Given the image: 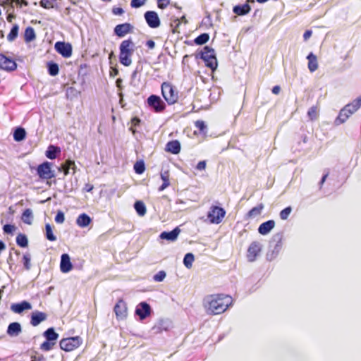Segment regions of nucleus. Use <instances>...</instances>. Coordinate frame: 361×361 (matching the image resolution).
Returning a JSON list of instances; mask_svg holds the SVG:
<instances>
[{
    "mask_svg": "<svg viewBox=\"0 0 361 361\" xmlns=\"http://www.w3.org/2000/svg\"><path fill=\"white\" fill-rule=\"evenodd\" d=\"M124 13V11L121 7H114L112 8V13L116 16H121L123 15Z\"/></svg>",
    "mask_w": 361,
    "mask_h": 361,
    "instance_id": "55",
    "label": "nucleus"
},
{
    "mask_svg": "<svg viewBox=\"0 0 361 361\" xmlns=\"http://www.w3.org/2000/svg\"><path fill=\"white\" fill-rule=\"evenodd\" d=\"M134 208L137 214L140 216H145L147 212L145 204L142 201L135 202L134 204Z\"/></svg>",
    "mask_w": 361,
    "mask_h": 361,
    "instance_id": "33",
    "label": "nucleus"
},
{
    "mask_svg": "<svg viewBox=\"0 0 361 361\" xmlns=\"http://www.w3.org/2000/svg\"><path fill=\"white\" fill-rule=\"evenodd\" d=\"M329 176V172H326L322 178L320 182H319V188L321 189L322 188L323 184L326 181L327 177Z\"/></svg>",
    "mask_w": 361,
    "mask_h": 361,
    "instance_id": "59",
    "label": "nucleus"
},
{
    "mask_svg": "<svg viewBox=\"0 0 361 361\" xmlns=\"http://www.w3.org/2000/svg\"><path fill=\"white\" fill-rule=\"evenodd\" d=\"M14 16L12 15V14H9L8 16H7V20L8 22H11L13 18H14Z\"/></svg>",
    "mask_w": 361,
    "mask_h": 361,
    "instance_id": "64",
    "label": "nucleus"
},
{
    "mask_svg": "<svg viewBox=\"0 0 361 361\" xmlns=\"http://www.w3.org/2000/svg\"><path fill=\"white\" fill-rule=\"evenodd\" d=\"M262 251V246L259 242L253 241L248 247L247 252V260L252 262L256 260L257 256Z\"/></svg>",
    "mask_w": 361,
    "mask_h": 361,
    "instance_id": "11",
    "label": "nucleus"
},
{
    "mask_svg": "<svg viewBox=\"0 0 361 361\" xmlns=\"http://www.w3.org/2000/svg\"><path fill=\"white\" fill-rule=\"evenodd\" d=\"M43 335L46 340L51 342L53 341L54 343H56L59 338V334L55 331L54 328H49L44 332Z\"/></svg>",
    "mask_w": 361,
    "mask_h": 361,
    "instance_id": "31",
    "label": "nucleus"
},
{
    "mask_svg": "<svg viewBox=\"0 0 361 361\" xmlns=\"http://www.w3.org/2000/svg\"><path fill=\"white\" fill-rule=\"evenodd\" d=\"M31 361H46L45 357L37 352H35L30 357Z\"/></svg>",
    "mask_w": 361,
    "mask_h": 361,
    "instance_id": "49",
    "label": "nucleus"
},
{
    "mask_svg": "<svg viewBox=\"0 0 361 361\" xmlns=\"http://www.w3.org/2000/svg\"><path fill=\"white\" fill-rule=\"evenodd\" d=\"M144 17L148 26L151 28H157L161 24L159 16L155 11H148L145 13Z\"/></svg>",
    "mask_w": 361,
    "mask_h": 361,
    "instance_id": "14",
    "label": "nucleus"
},
{
    "mask_svg": "<svg viewBox=\"0 0 361 361\" xmlns=\"http://www.w3.org/2000/svg\"><path fill=\"white\" fill-rule=\"evenodd\" d=\"M161 94L169 105H173L178 101V91L170 82H164L161 85Z\"/></svg>",
    "mask_w": 361,
    "mask_h": 361,
    "instance_id": "4",
    "label": "nucleus"
},
{
    "mask_svg": "<svg viewBox=\"0 0 361 361\" xmlns=\"http://www.w3.org/2000/svg\"><path fill=\"white\" fill-rule=\"evenodd\" d=\"M33 215L30 209H26L22 214V220L25 224L30 225L32 222Z\"/></svg>",
    "mask_w": 361,
    "mask_h": 361,
    "instance_id": "34",
    "label": "nucleus"
},
{
    "mask_svg": "<svg viewBox=\"0 0 361 361\" xmlns=\"http://www.w3.org/2000/svg\"><path fill=\"white\" fill-rule=\"evenodd\" d=\"M166 276V272L164 271L161 270V271H159V272H157L154 276L153 279L155 281L161 282V281H164Z\"/></svg>",
    "mask_w": 361,
    "mask_h": 361,
    "instance_id": "47",
    "label": "nucleus"
},
{
    "mask_svg": "<svg viewBox=\"0 0 361 361\" xmlns=\"http://www.w3.org/2000/svg\"><path fill=\"white\" fill-rule=\"evenodd\" d=\"M82 338L79 336H73L62 338L59 342L61 350L66 352H71L78 348L82 344Z\"/></svg>",
    "mask_w": 361,
    "mask_h": 361,
    "instance_id": "6",
    "label": "nucleus"
},
{
    "mask_svg": "<svg viewBox=\"0 0 361 361\" xmlns=\"http://www.w3.org/2000/svg\"><path fill=\"white\" fill-rule=\"evenodd\" d=\"M56 51L64 58H69L73 53L72 46L65 42H56L54 45Z\"/></svg>",
    "mask_w": 361,
    "mask_h": 361,
    "instance_id": "12",
    "label": "nucleus"
},
{
    "mask_svg": "<svg viewBox=\"0 0 361 361\" xmlns=\"http://www.w3.org/2000/svg\"><path fill=\"white\" fill-rule=\"evenodd\" d=\"M207 166V162L206 161H200L197 163L196 166V169L199 171H202L206 169Z\"/></svg>",
    "mask_w": 361,
    "mask_h": 361,
    "instance_id": "56",
    "label": "nucleus"
},
{
    "mask_svg": "<svg viewBox=\"0 0 361 361\" xmlns=\"http://www.w3.org/2000/svg\"><path fill=\"white\" fill-rule=\"evenodd\" d=\"M194 259L195 257L192 253H187L184 257L183 264L187 268L190 269L192 267Z\"/></svg>",
    "mask_w": 361,
    "mask_h": 361,
    "instance_id": "43",
    "label": "nucleus"
},
{
    "mask_svg": "<svg viewBox=\"0 0 361 361\" xmlns=\"http://www.w3.org/2000/svg\"><path fill=\"white\" fill-rule=\"evenodd\" d=\"M147 0H131L130 6L132 8H140L143 6Z\"/></svg>",
    "mask_w": 361,
    "mask_h": 361,
    "instance_id": "51",
    "label": "nucleus"
},
{
    "mask_svg": "<svg viewBox=\"0 0 361 361\" xmlns=\"http://www.w3.org/2000/svg\"><path fill=\"white\" fill-rule=\"evenodd\" d=\"M55 0H40V6L46 9L52 8L54 7V1Z\"/></svg>",
    "mask_w": 361,
    "mask_h": 361,
    "instance_id": "46",
    "label": "nucleus"
},
{
    "mask_svg": "<svg viewBox=\"0 0 361 361\" xmlns=\"http://www.w3.org/2000/svg\"><path fill=\"white\" fill-rule=\"evenodd\" d=\"M209 39V35L207 33H202L197 36L194 42L197 45H202L205 43H207Z\"/></svg>",
    "mask_w": 361,
    "mask_h": 361,
    "instance_id": "39",
    "label": "nucleus"
},
{
    "mask_svg": "<svg viewBox=\"0 0 361 361\" xmlns=\"http://www.w3.org/2000/svg\"><path fill=\"white\" fill-rule=\"evenodd\" d=\"M308 60V68L310 72H314L318 68V62L316 55L313 53H310L307 56Z\"/></svg>",
    "mask_w": 361,
    "mask_h": 361,
    "instance_id": "28",
    "label": "nucleus"
},
{
    "mask_svg": "<svg viewBox=\"0 0 361 361\" xmlns=\"http://www.w3.org/2000/svg\"><path fill=\"white\" fill-rule=\"evenodd\" d=\"M145 44L149 49H153L155 47V42L152 39L147 40Z\"/></svg>",
    "mask_w": 361,
    "mask_h": 361,
    "instance_id": "57",
    "label": "nucleus"
},
{
    "mask_svg": "<svg viewBox=\"0 0 361 361\" xmlns=\"http://www.w3.org/2000/svg\"><path fill=\"white\" fill-rule=\"evenodd\" d=\"M280 91H281V87L279 85L274 86L271 90L272 93L274 94H279L280 93Z\"/></svg>",
    "mask_w": 361,
    "mask_h": 361,
    "instance_id": "61",
    "label": "nucleus"
},
{
    "mask_svg": "<svg viewBox=\"0 0 361 361\" xmlns=\"http://www.w3.org/2000/svg\"><path fill=\"white\" fill-rule=\"evenodd\" d=\"M114 311L118 320H123L127 317L128 307L123 299H119L114 306Z\"/></svg>",
    "mask_w": 361,
    "mask_h": 361,
    "instance_id": "10",
    "label": "nucleus"
},
{
    "mask_svg": "<svg viewBox=\"0 0 361 361\" xmlns=\"http://www.w3.org/2000/svg\"><path fill=\"white\" fill-rule=\"evenodd\" d=\"M56 343L46 340L40 345V349L43 351H49L53 349Z\"/></svg>",
    "mask_w": 361,
    "mask_h": 361,
    "instance_id": "44",
    "label": "nucleus"
},
{
    "mask_svg": "<svg viewBox=\"0 0 361 361\" xmlns=\"http://www.w3.org/2000/svg\"><path fill=\"white\" fill-rule=\"evenodd\" d=\"M37 173L42 180H49L55 177L54 171L51 169V164L44 161L37 168Z\"/></svg>",
    "mask_w": 361,
    "mask_h": 361,
    "instance_id": "8",
    "label": "nucleus"
},
{
    "mask_svg": "<svg viewBox=\"0 0 361 361\" xmlns=\"http://www.w3.org/2000/svg\"><path fill=\"white\" fill-rule=\"evenodd\" d=\"M18 5L27 6L28 3L26 0H20V1L17 4Z\"/></svg>",
    "mask_w": 361,
    "mask_h": 361,
    "instance_id": "62",
    "label": "nucleus"
},
{
    "mask_svg": "<svg viewBox=\"0 0 361 361\" xmlns=\"http://www.w3.org/2000/svg\"><path fill=\"white\" fill-rule=\"evenodd\" d=\"M46 238L49 241H55L56 237L54 235L52 228L49 224L45 225Z\"/></svg>",
    "mask_w": 361,
    "mask_h": 361,
    "instance_id": "41",
    "label": "nucleus"
},
{
    "mask_svg": "<svg viewBox=\"0 0 361 361\" xmlns=\"http://www.w3.org/2000/svg\"><path fill=\"white\" fill-rule=\"evenodd\" d=\"M312 32L311 30H306L303 34L305 40H307L312 36Z\"/></svg>",
    "mask_w": 361,
    "mask_h": 361,
    "instance_id": "60",
    "label": "nucleus"
},
{
    "mask_svg": "<svg viewBox=\"0 0 361 361\" xmlns=\"http://www.w3.org/2000/svg\"><path fill=\"white\" fill-rule=\"evenodd\" d=\"M180 230L178 227L175 228L173 230L169 232L164 231L162 232L159 237L161 239H165L169 241H174L177 239Z\"/></svg>",
    "mask_w": 361,
    "mask_h": 361,
    "instance_id": "23",
    "label": "nucleus"
},
{
    "mask_svg": "<svg viewBox=\"0 0 361 361\" xmlns=\"http://www.w3.org/2000/svg\"><path fill=\"white\" fill-rule=\"evenodd\" d=\"M200 57L204 61L207 67L210 68L212 71L216 69L218 66L217 59L215 51L212 48L205 46L201 51Z\"/></svg>",
    "mask_w": 361,
    "mask_h": 361,
    "instance_id": "7",
    "label": "nucleus"
},
{
    "mask_svg": "<svg viewBox=\"0 0 361 361\" xmlns=\"http://www.w3.org/2000/svg\"><path fill=\"white\" fill-rule=\"evenodd\" d=\"M147 102L148 106L156 113L163 112L166 109L165 103L157 95H150L147 98Z\"/></svg>",
    "mask_w": 361,
    "mask_h": 361,
    "instance_id": "9",
    "label": "nucleus"
},
{
    "mask_svg": "<svg viewBox=\"0 0 361 361\" xmlns=\"http://www.w3.org/2000/svg\"><path fill=\"white\" fill-rule=\"evenodd\" d=\"M23 262L25 269L29 270L30 269V257L29 255H24L23 257Z\"/></svg>",
    "mask_w": 361,
    "mask_h": 361,
    "instance_id": "50",
    "label": "nucleus"
},
{
    "mask_svg": "<svg viewBox=\"0 0 361 361\" xmlns=\"http://www.w3.org/2000/svg\"><path fill=\"white\" fill-rule=\"evenodd\" d=\"M133 168H134V170L136 173H137V174L143 173L145 170V166L144 161L142 160L136 161L134 164Z\"/></svg>",
    "mask_w": 361,
    "mask_h": 361,
    "instance_id": "42",
    "label": "nucleus"
},
{
    "mask_svg": "<svg viewBox=\"0 0 361 361\" xmlns=\"http://www.w3.org/2000/svg\"><path fill=\"white\" fill-rule=\"evenodd\" d=\"M48 73L51 76H56L59 74V68L57 63L49 61L47 63Z\"/></svg>",
    "mask_w": 361,
    "mask_h": 361,
    "instance_id": "35",
    "label": "nucleus"
},
{
    "mask_svg": "<svg viewBox=\"0 0 361 361\" xmlns=\"http://www.w3.org/2000/svg\"><path fill=\"white\" fill-rule=\"evenodd\" d=\"M160 177L163 181V183L161 186H159V191H163L171 185L169 171H161L160 173Z\"/></svg>",
    "mask_w": 361,
    "mask_h": 361,
    "instance_id": "24",
    "label": "nucleus"
},
{
    "mask_svg": "<svg viewBox=\"0 0 361 361\" xmlns=\"http://www.w3.org/2000/svg\"><path fill=\"white\" fill-rule=\"evenodd\" d=\"M232 304V297L224 293L209 295L203 300V307L209 315L221 314L225 312Z\"/></svg>",
    "mask_w": 361,
    "mask_h": 361,
    "instance_id": "1",
    "label": "nucleus"
},
{
    "mask_svg": "<svg viewBox=\"0 0 361 361\" xmlns=\"http://www.w3.org/2000/svg\"><path fill=\"white\" fill-rule=\"evenodd\" d=\"M16 68L17 64L13 59H9L4 54H1V69L7 71H12L16 70Z\"/></svg>",
    "mask_w": 361,
    "mask_h": 361,
    "instance_id": "16",
    "label": "nucleus"
},
{
    "mask_svg": "<svg viewBox=\"0 0 361 361\" xmlns=\"http://www.w3.org/2000/svg\"><path fill=\"white\" fill-rule=\"evenodd\" d=\"M26 135V133L24 128H17L13 134V138L16 141H21L25 139Z\"/></svg>",
    "mask_w": 361,
    "mask_h": 361,
    "instance_id": "37",
    "label": "nucleus"
},
{
    "mask_svg": "<svg viewBox=\"0 0 361 361\" xmlns=\"http://www.w3.org/2000/svg\"><path fill=\"white\" fill-rule=\"evenodd\" d=\"M361 107V95L353 100L351 103L346 104L339 112L336 118L335 123L337 125L343 123L348 118L356 112Z\"/></svg>",
    "mask_w": 361,
    "mask_h": 361,
    "instance_id": "3",
    "label": "nucleus"
},
{
    "mask_svg": "<svg viewBox=\"0 0 361 361\" xmlns=\"http://www.w3.org/2000/svg\"><path fill=\"white\" fill-rule=\"evenodd\" d=\"M72 168L73 173H75V164L74 161L67 160L65 163L58 169L59 171H63L65 176L69 173V169Z\"/></svg>",
    "mask_w": 361,
    "mask_h": 361,
    "instance_id": "30",
    "label": "nucleus"
},
{
    "mask_svg": "<svg viewBox=\"0 0 361 361\" xmlns=\"http://www.w3.org/2000/svg\"><path fill=\"white\" fill-rule=\"evenodd\" d=\"M264 205L262 203H260L257 204L256 207H254L252 208L245 216V219H253L257 216H259L261 214L262 210L264 209Z\"/></svg>",
    "mask_w": 361,
    "mask_h": 361,
    "instance_id": "21",
    "label": "nucleus"
},
{
    "mask_svg": "<svg viewBox=\"0 0 361 361\" xmlns=\"http://www.w3.org/2000/svg\"><path fill=\"white\" fill-rule=\"evenodd\" d=\"M32 308L31 304L27 301H23L20 303H13L11 306V309L16 313H21L24 310H30Z\"/></svg>",
    "mask_w": 361,
    "mask_h": 361,
    "instance_id": "22",
    "label": "nucleus"
},
{
    "mask_svg": "<svg viewBox=\"0 0 361 361\" xmlns=\"http://www.w3.org/2000/svg\"><path fill=\"white\" fill-rule=\"evenodd\" d=\"M91 221V218L85 213L80 214L76 220L77 224L81 228L87 227Z\"/></svg>",
    "mask_w": 361,
    "mask_h": 361,
    "instance_id": "27",
    "label": "nucleus"
},
{
    "mask_svg": "<svg viewBox=\"0 0 361 361\" xmlns=\"http://www.w3.org/2000/svg\"><path fill=\"white\" fill-rule=\"evenodd\" d=\"M195 126L200 130V133H204L206 130V125L203 121L198 120L195 122Z\"/></svg>",
    "mask_w": 361,
    "mask_h": 361,
    "instance_id": "48",
    "label": "nucleus"
},
{
    "mask_svg": "<svg viewBox=\"0 0 361 361\" xmlns=\"http://www.w3.org/2000/svg\"><path fill=\"white\" fill-rule=\"evenodd\" d=\"M151 307L149 304L145 302H140L136 307L135 314L139 316L141 320L145 319L150 315Z\"/></svg>",
    "mask_w": 361,
    "mask_h": 361,
    "instance_id": "15",
    "label": "nucleus"
},
{
    "mask_svg": "<svg viewBox=\"0 0 361 361\" xmlns=\"http://www.w3.org/2000/svg\"><path fill=\"white\" fill-rule=\"evenodd\" d=\"M24 40L26 43H29L36 39V34L33 27L29 26L25 30L23 35Z\"/></svg>",
    "mask_w": 361,
    "mask_h": 361,
    "instance_id": "29",
    "label": "nucleus"
},
{
    "mask_svg": "<svg viewBox=\"0 0 361 361\" xmlns=\"http://www.w3.org/2000/svg\"><path fill=\"white\" fill-rule=\"evenodd\" d=\"M274 220H269L261 224L258 228V232L263 235L268 234L275 226Z\"/></svg>",
    "mask_w": 361,
    "mask_h": 361,
    "instance_id": "19",
    "label": "nucleus"
},
{
    "mask_svg": "<svg viewBox=\"0 0 361 361\" xmlns=\"http://www.w3.org/2000/svg\"><path fill=\"white\" fill-rule=\"evenodd\" d=\"M118 74V70L117 68H113L112 72H111V75L115 76Z\"/></svg>",
    "mask_w": 361,
    "mask_h": 361,
    "instance_id": "63",
    "label": "nucleus"
},
{
    "mask_svg": "<svg viewBox=\"0 0 361 361\" xmlns=\"http://www.w3.org/2000/svg\"><path fill=\"white\" fill-rule=\"evenodd\" d=\"M291 211H292L291 207H286L285 209H283V210L281 211V212L279 214L280 218L282 220H286L288 218L290 214L291 213Z\"/></svg>",
    "mask_w": 361,
    "mask_h": 361,
    "instance_id": "45",
    "label": "nucleus"
},
{
    "mask_svg": "<svg viewBox=\"0 0 361 361\" xmlns=\"http://www.w3.org/2000/svg\"><path fill=\"white\" fill-rule=\"evenodd\" d=\"M21 331L22 328L18 322L11 323L7 329V334L12 337L18 336Z\"/></svg>",
    "mask_w": 361,
    "mask_h": 361,
    "instance_id": "25",
    "label": "nucleus"
},
{
    "mask_svg": "<svg viewBox=\"0 0 361 361\" xmlns=\"http://www.w3.org/2000/svg\"><path fill=\"white\" fill-rule=\"evenodd\" d=\"M226 210L218 205H212L207 214L209 222L212 224H221L226 216Z\"/></svg>",
    "mask_w": 361,
    "mask_h": 361,
    "instance_id": "5",
    "label": "nucleus"
},
{
    "mask_svg": "<svg viewBox=\"0 0 361 361\" xmlns=\"http://www.w3.org/2000/svg\"><path fill=\"white\" fill-rule=\"evenodd\" d=\"M16 243L21 247H26L28 245L27 236L25 234L19 233L16 237Z\"/></svg>",
    "mask_w": 361,
    "mask_h": 361,
    "instance_id": "38",
    "label": "nucleus"
},
{
    "mask_svg": "<svg viewBox=\"0 0 361 361\" xmlns=\"http://www.w3.org/2000/svg\"><path fill=\"white\" fill-rule=\"evenodd\" d=\"M60 148L54 145H49L46 151V157L50 159H54L57 157V154L60 153Z\"/></svg>",
    "mask_w": 361,
    "mask_h": 361,
    "instance_id": "32",
    "label": "nucleus"
},
{
    "mask_svg": "<svg viewBox=\"0 0 361 361\" xmlns=\"http://www.w3.org/2000/svg\"><path fill=\"white\" fill-rule=\"evenodd\" d=\"M170 4V0H157V6L161 9L166 8Z\"/></svg>",
    "mask_w": 361,
    "mask_h": 361,
    "instance_id": "52",
    "label": "nucleus"
},
{
    "mask_svg": "<svg viewBox=\"0 0 361 361\" xmlns=\"http://www.w3.org/2000/svg\"><path fill=\"white\" fill-rule=\"evenodd\" d=\"M307 116L311 121H314L318 118V106H313L310 107L307 111Z\"/></svg>",
    "mask_w": 361,
    "mask_h": 361,
    "instance_id": "40",
    "label": "nucleus"
},
{
    "mask_svg": "<svg viewBox=\"0 0 361 361\" xmlns=\"http://www.w3.org/2000/svg\"><path fill=\"white\" fill-rule=\"evenodd\" d=\"M60 269L63 273H68L73 269V264L68 254L61 255Z\"/></svg>",
    "mask_w": 361,
    "mask_h": 361,
    "instance_id": "17",
    "label": "nucleus"
},
{
    "mask_svg": "<svg viewBox=\"0 0 361 361\" xmlns=\"http://www.w3.org/2000/svg\"><path fill=\"white\" fill-rule=\"evenodd\" d=\"M134 31V26L129 23L118 24L114 27V34L118 37H123Z\"/></svg>",
    "mask_w": 361,
    "mask_h": 361,
    "instance_id": "13",
    "label": "nucleus"
},
{
    "mask_svg": "<svg viewBox=\"0 0 361 361\" xmlns=\"http://www.w3.org/2000/svg\"><path fill=\"white\" fill-rule=\"evenodd\" d=\"M251 10V8L248 4L243 5L235 6L233 8V11L238 16H244L247 14Z\"/></svg>",
    "mask_w": 361,
    "mask_h": 361,
    "instance_id": "26",
    "label": "nucleus"
},
{
    "mask_svg": "<svg viewBox=\"0 0 361 361\" xmlns=\"http://www.w3.org/2000/svg\"><path fill=\"white\" fill-rule=\"evenodd\" d=\"M47 317V315L44 312H39V311L33 312L31 314L30 324L33 326H36L39 325L41 322L46 320Z\"/></svg>",
    "mask_w": 361,
    "mask_h": 361,
    "instance_id": "18",
    "label": "nucleus"
},
{
    "mask_svg": "<svg viewBox=\"0 0 361 361\" xmlns=\"http://www.w3.org/2000/svg\"><path fill=\"white\" fill-rule=\"evenodd\" d=\"M140 123V119L138 118L137 117H133L132 119H131V124L133 126H139Z\"/></svg>",
    "mask_w": 361,
    "mask_h": 361,
    "instance_id": "58",
    "label": "nucleus"
},
{
    "mask_svg": "<svg viewBox=\"0 0 361 361\" xmlns=\"http://www.w3.org/2000/svg\"><path fill=\"white\" fill-rule=\"evenodd\" d=\"M135 50V45L131 38L122 41L119 45V61L124 66L132 64V56Z\"/></svg>",
    "mask_w": 361,
    "mask_h": 361,
    "instance_id": "2",
    "label": "nucleus"
},
{
    "mask_svg": "<svg viewBox=\"0 0 361 361\" xmlns=\"http://www.w3.org/2000/svg\"><path fill=\"white\" fill-rule=\"evenodd\" d=\"M19 27L17 24L13 25L10 32L7 35V39L9 42L14 41L18 35Z\"/></svg>",
    "mask_w": 361,
    "mask_h": 361,
    "instance_id": "36",
    "label": "nucleus"
},
{
    "mask_svg": "<svg viewBox=\"0 0 361 361\" xmlns=\"http://www.w3.org/2000/svg\"><path fill=\"white\" fill-rule=\"evenodd\" d=\"M180 143L178 140H174L167 142L165 150L173 154H178L180 152Z\"/></svg>",
    "mask_w": 361,
    "mask_h": 361,
    "instance_id": "20",
    "label": "nucleus"
},
{
    "mask_svg": "<svg viewBox=\"0 0 361 361\" xmlns=\"http://www.w3.org/2000/svg\"><path fill=\"white\" fill-rule=\"evenodd\" d=\"M64 220H65L64 214L61 211L58 212V213L56 214V215L55 216V221L58 224H62V223H63Z\"/></svg>",
    "mask_w": 361,
    "mask_h": 361,
    "instance_id": "53",
    "label": "nucleus"
},
{
    "mask_svg": "<svg viewBox=\"0 0 361 361\" xmlns=\"http://www.w3.org/2000/svg\"><path fill=\"white\" fill-rule=\"evenodd\" d=\"M4 231L6 233H13L16 227L13 225L6 224L4 226Z\"/></svg>",
    "mask_w": 361,
    "mask_h": 361,
    "instance_id": "54",
    "label": "nucleus"
}]
</instances>
